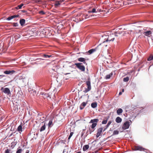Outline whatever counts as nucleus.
Returning a JSON list of instances; mask_svg holds the SVG:
<instances>
[{"label": "nucleus", "instance_id": "15", "mask_svg": "<svg viewBox=\"0 0 153 153\" xmlns=\"http://www.w3.org/2000/svg\"><path fill=\"white\" fill-rule=\"evenodd\" d=\"M87 103V102H83L81 104L80 106V108L81 110H82L84 108V107L86 106V105Z\"/></svg>", "mask_w": 153, "mask_h": 153}, {"label": "nucleus", "instance_id": "18", "mask_svg": "<svg viewBox=\"0 0 153 153\" xmlns=\"http://www.w3.org/2000/svg\"><path fill=\"white\" fill-rule=\"evenodd\" d=\"M15 71L13 70H6L4 72V73L6 74H13V73H14Z\"/></svg>", "mask_w": 153, "mask_h": 153}, {"label": "nucleus", "instance_id": "19", "mask_svg": "<svg viewBox=\"0 0 153 153\" xmlns=\"http://www.w3.org/2000/svg\"><path fill=\"white\" fill-rule=\"evenodd\" d=\"M116 122L117 123H121L122 121V119L119 117H117L115 120Z\"/></svg>", "mask_w": 153, "mask_h": 153}, {"label": "nucleus", "instance_id": "24", "mask_svg": "<svg viewBox=\"0 0 153 153\" xmlns=\"http://www.w3.org/2000/svg\"><path fill=\"white\" fill-rule=\"evenodd\" d=\"M17 131L19 132H20L22 131V127L21 125H19L17 128Z\"/></svg>", "mask_w": 153, "mask_h": 153}, {"label": "nucleus", "instance_id": "27", "mask_svg": "<svg viewBox=\"0 0 153 153\" xmlns=\"http://www.w3.org/2000/svg\"><path fill=\"white\" fill-rule=\"evenodd\" d=\"M113 74V73L111 72L109 74L105 76V79H109L110 77L112 76Z\"/></svg>", "mask_w": 153, "mask_h": 153}, {"label": "nucleus", "instance_id": "20", "mask_svg": "<svg viewBox=\"0 0 153 153\" xmlns=\"http://www.w3.org/2000/svg\"><path fill=\"white\" fill-rule=\"evenodd\" d=\"M48 125L49 128L51 127L52 126H53V123L52 120H49Z\"/></svg>", "mask_w": 153, "mask_h": 153}, {"label": "nucleus", "instance_id": "25", "mask_svg": "<svg viewBox=\"0 0 153 153\" xmlns=\"http://www.w3.org/2000/svg\"><path fill=\"white\" fill-rule=\"evenodd\" d=\"M65 0H62V1H56L55 4V6L57 7V6H58L60 4V2L65 1Z\"/></svg>", "mask_w": 153, "mask_h": 153}, {"label": "nucleus", "instance_id": "42", "mask_svg": "<svg viewBox=\"0 0 153 153\" xmlns=\"http://www.w3.org/2000/svg\"><path fill=\"white\" fill-rule=\"evenodd\" d=\"M123 4L125 5H126L127 4H128L127 1H124L123 2Z\"/></svg>", "mask_w": 153, "mask_h": 153}, {"label": "nucleus", "instance_id": "4", "mask_svg": "<svg viewBox=\"0 0 153 153\" xmlns=\"http://www.w3.org/2000/svg\"><path fill=\"white\" fill-rule=\"evenodd\" d=\"M82 63H76L75 65L76 67L82 71H85V68L84 66L83 65Z\"/></svg>", "mask_w": 153, "mask_h": 153}, {"label": "nucleus", "instance_id": "10", "mask_svg": "<svg viewBox=\"0 0 153 153\" xmlns=\"http://www.w3.org/2000/svg\"><path fill=\"white\" fill-rule=\"evenodd\" d=\"M135 150H138L140 151H144L146 149L143 148L141 146H135L134 147Z\"/></svg>", "mask_w": 153, "mask_h": 153}, {"label": "nucleus", "instance_id": "36", "mask_svg": "<svg viewBox=\"0 0 153 153\" xmlns=\"http://www.w3.org/2000/svg\"><path fill=\"white\" fill-rule=\"evenodd\" d=\"M10 152V150L7 149L5 150L4 153H12L11 152Z\"/></svg>", "mask_w": 153, "mask_h": 153}, {"label": "nucleus", "instance_id": "12", "mask_svg": "<svg viewBox=\"0 0 153 153\" xmlns=\"http://www.w3.org/2000/svg\"><path fill=\"white\" fill-rule=\"evenodd\" d=\"M102 129H103L102 128H100L98 129L96 135L97 138L99 137L100 136L101 133L102 132Z\"/></svg>", "mask_w": 153, "mask_h": 153}, {"label": "nucleus", "instance_id": "11", "mask_svg": "<svg viewBox=\"0 0 153 153\" xmlns=\"http://www.w3.org/2000/svg\"><path fill=\"white\" fill-rule=\"evenodd\" d=\"M86 60H89V59L88 58L86 59H85L82 57L79 58L78 59V60L79 61L83 62L84 64H86V65H87V63L85 62Z\"/></svg>", "mask_w": 153, "mask_h": 153}, {"label": "nucleus", "instance_id": "52", "mask_svg": "<svg viewBox=\"0 0 153 153\" xmlns=\"http://www.w3.org/2000/svg\"><path fill=\"white\" fill-rule=\"evenodd\" d=\"M100 10H99L100 12Z\"/></svg>", "mask_w": 153, "mask_h": 153}, {"label": "nucleus", "instance_id": "22", "mask_svg": "<svg viewBox=\"0 0 153 153\" xmlns=\"http://www.w3.org/2000/svg\"><path fill=\"white\" fill-rule=\"evenodd\" d=\"M89 148V146L88 145H86L84 146L83 148V150L84 151H86Z\"/></svg>", "mask_w": 153, "mask_h": 153}, {"label": "nucleus", "instance_id": "30", "mask_svg": "<svg viewBox=\"0 0 153 153\" xmlns=\"http://www.w3.org/2000/svg\"><path fill=\"white\" fill-rule=\"evenodd\" d=\"M24 5V4H22L20 5H18L17 7H16V8L17 9H20L22 6Z\"/></svg>", "mask_w": 153, "mask_h": 153}, {"label": "nucleus", "instance_id": "35", "mask_svg": "<svg viewBox=\"0 0 153 153\" xmlns=\"http://www.w3.org/2000/svg\"><path fill=\"white\" fill-rule=\"evenodd\" d=\"M112 121L111 120L108 121V124H107V125H106V128H107L111 124V123H112Z\"/></svg>", "mask_w": 153, "mask_h": 153}, {"label": "nucleus", "instance_id": "23", "mask_svg": "<svg viewBox=\"0 0 153 153\" xmlns=\"http://www.w3.org/2000/svg\"><path fill=\"white\" fill-rule=\"evenodd\" d=\"M97 106V104L96 102H94L91 104V106L93 108H96Z\"/></svg>", "mask_w": 153, "mask_h": 153}, {"label": "nucleus", "instance_id": "8", "mask_svg": "<svg viewBox=\"0 0 153 153\" xmlns=\"http://www.w3.org/2000/svg\"><path fill=\"white\" fill-rule=\"evenodd\" d=\"M46 125L47 123H46L45 121H44L42 123V126L41 127L40 130V132H42L45 130L46 128Z\"/></svg>", "mask_w": 153, "mask_h": 153}, {"label": "nucleus", "instance_id": "6", "mask_svg": "<svg viewBox=\"0 0 153 153\" xmlns=\"http://www.w3.org/2000/svg\"><path fill=\"white\" fill-rule=\"evenodd\" d=\"M1 90L2 91V92L7 94L8 95L11 94L10 91L8 88H4L3 87H2L1 88Z\"/></svg>", "mask_w": 153, "mask_h": 153}, {"label": "nucleus", "instance_id": "17", "mask_svg": "<svg viewBox=\"0 0 153 153\" xmlns=\"http://www.w3.org/2000/svg\"><path fill=\"white\" fill-rule=\"evenodd\" d=\"M144 35L146 36H149V35H150L152 34V32L151 31H147L144 32L143 33Z\"/></svg>", "mask_w": 153, "mask_h": 153}, {"label": "nucleus", "instance_id": "34", "mask_svg": "<svg viewBox=\"0 0 153 153\" xmlns=\"http://www.w3.org/2000/svg\"><path fill=\"white\" fill-rule=\"evenodd\" d=\"M12 25L13 27H17L19 26V24L17 23H13Z\"/></svg>", "mask_w": 153, "mask_h": 153}, {"label": "nucleus", "instance_id": "48", "mask_svg": "<svg viewBox=\"0 0 153 153\" xmlns=\"http://www.w3.org/2000/svg\"><path fill=\"white\" fill-rule=\"evenodd\" d=\"M81 152L80 151V152H77L76 153H81Z\"/></svg>", "mask_w": 153, "mask_h": 153}, {"label": "nucleus", "instance_id": "21", "mask_svg": "<svg viewBox=\"0 0 153 153\" xmlns=\"http://www.w3.org/2000/svg\"><path fill=\"white\" fill-rule=\"evenodd\" d=\"M123 112V110L121 108H119L117 111V114L119 115L121 114Z\"/></svg>", "mask_w": 153, "mask_h": 153}, {"label": "nucleus", "instance_id": "16", "mask_svg": "<svg viewBox=\"0 0 153 153\" xmlns=\"http://www.w3.org/2000/svg\"><path fill=\"white\" fill-rule=\"evenodd\" d=\"M25 20L23 19H21L19 21V23L22 26L24 25L25 23Z\"/></svg>", "mask_w": 153, "mask_h": 153}, {"label": "nucleus", "instance_id": "32", "mask_svg": "<svg viewBox=\"0 0 153 153\" xmlns=\"http://www.w3.org/2000/svg\"><path fill=\"white\" fill-rule=\"evenodd\" d=\"M43 56L45 58H50L52 57V56L51 55H48L47 54H44Z\"/></svg>", "mask_w": 153, "mask_h": 153}, {"label": "nucleus", "instance_id": "2", "mask_svg": "<svg viewBox=\"0 0 153 153\" xmlns=\"http://www.w3.org/2000/svg\"><path fill=\"white\" fill-rule=\"evenodd\" d=\"M108 35H102L100 39V41L102 42V43L100 44L98 46L102 45L103 46H106L107 45L105 44L104 43L105 42H107V39H108Z\"/></svg>", "mask_w": 153, "mask_h": 153}, {"label": "nucleus", "instance_id": "43", "mask_svg": "<svg viewBox=\"0 0 153 153\" xmlns=\"http://www.w3.org/2000/svg\"><path fill=\"white\" fill-rule=\"evenodd\" d=\"M22 11L24 13H26L27 12V11L25 10H22Z\"/></svg>", "mask_w": 153, "mask_h": 153}, {"label": "nucleus", "instance_id": "5", "mask_svg": "<svg viewBox=\"0 0 153 153\" xmlns=\"http://www.w3.org/2000/svg\"><path fill=\"white\" fill-rule=\"evenodd\" d=\"M86 83L87 86V88H85V90L83 91V92L85 93L89 91L91 88V82L89 80L87 81Z\"/></svg>", "mask_w": 153, "mask_h": 153}, {"label": "nucleus", "instance_id": "38", "mask_svg": "<svg viewBox=\"0 0 153 153\" xmlns=\"http://www.w3.org/2000/svg\"><path fill=\"white\" fill-rule=\"evenodd\" d=\"M108 118L106 120H104L102 122V123L103 124H106L107 122Z\"/></svg>", "mask_w": 153, "mask_h": 153}, {"label": "nucleus", "instance_id": "50", "mask_svg": "<svg viewBox=\"0 0 153 153\" xmlns=\"http://www.w3.org/2000/svg\"><path fill=\"white\" fill-rule=\"evenodd\" d=\"M100 10H99L100 12Z\"/></svg>", "mask_w": 153, "mask_h": 153}, {"label": "nucleus", "instance_id": "46", "mask_svg": "<svg viewBox=\"0 0 153 153\" xmlns=\"http://www.w3.org/2000/svg\"><path fill=\"white\" fill-rule=\"evenodd\" d=\"M124 89H122V92H124Z\"/></svg>", "mask_w": 153, "mask_h": 153}, {"label": "nucleus", "instance_id": "39", "mask_svg": "<svg viewBox=\"0 0 153 153\" xmlns=\"http://www.w3.org/2000/svg\"><path fill=\"white\" fill-rule=\"evenodd\" d=\"M73 134V132H71L70 133V135L68 137V139H70L71 138V136H72Z\"/></svg>", "mask_w": 153, "mask_h": 153}, {"label": "nucleus", "instance_id": "51", "mask_svg": "<svg viewBox=\"0 0 153 153\" xmlns=\"http://www.w3.org/2000/svg\"><path fill=\"white\" fill-rule=\"evenodd\" d=\"M100 10H99L100 12Z\"/></svg>", "mask_w": 153, "mask_h": 153}, {"label": "nucleus", "instance_id": "41", "mask_svg": "<svg viewBox=\"0 0 153 153\" xmlns=\"http://www.w3.org/2000/svg\"><path fill=\"white\" fill-rule=\"evenodd\" d=\"M82 18L83 19H86V17L85 16V14H83L82 16Z\"/></svg>", "mask_w": 153, "mask_h": 153}, {"label": "nucleus", "instance_id": "31", "mask_svg": "<svg viewBox=\"0 0 153 153\" xmlns=\"http://www.w3.org/2000/svg\"><path fill=\"white\" fill-rule=\"evenodd\" d=\"M153 59V56L150 55L147 59V60L149 61H151Z\"/></svg>", "mask_w": 153, "mask_h": 153}, {"label": "nucleus", "instance_id": "37", "mask_svg": "<svg viewBox=\"0 0 153 153\" xmlns=\"http://www.w3.org/2000/svg\"><path fill=\"white\" fill-rule=\"evenodd\" d=\"M39 14L42 15H44L45 14V13L42 10L39 11Z\"/></svg>", "mask_w": 153, "mask_h": 153}, {"label": "nucleus", "instance_id": "14", "mask_svg": "<svg viewBox=\"0 0 153 153\" xmlns=\"http://www.w3.org/2000/svg\"><path fill=\"white\" fill-rule=\"evenodd\" d=\"M97 49V48L94 49H92L89 50L87 53H88L89 54H90L96 51Z\"/></svg>", "mask_w": 153, "mask_h": 153}, {"label": "nucleus", "instance_id": "49", "mask_svg": "<svg viewBox=\"0 0 153 153\" xmlns=\"http://www.w3.org/2000/svg\"><path fill=\"white\" fill-rule=\"evenodd\" d=\"M40 1H39V0H38V1H36V2H40Z\"/></svg>", "mask_w": 153, "mask_h": 153}, {"label": "nucleus", "instance_id": "33", "mask_svg": "<svg viewBox=\"0 0 153 153\" xmlns=\"http://www.w3.org/2000/svg\"><path fill=\"white\" fill-rule=\"evenodd\" d=\"M22 150V149H18L16 153H21Z\"/></svg>", "mask_w": 153, "mask_h": 153}, {"label": "nucleus", "instance_id": "29", "mask_svg": "<svg viewBox=\"0 0 153 153\" xmlns=\"http://www.w3.org/2000/svg\"><path fill=\"white\" fill-rule=\"evenodd\" d=\"M129 80V78L128 77L126 76L123 79V81L125 82H128Z\"/></svg>", "mask_w": 153, "mask_h": 153}, {"label": "nucleus", "instance_id": "44", "mask_svg": "<svg viewBox=\"0 0 153 153\" xmlns=\"http://www.w3.org/2000/svg\"><path fill=\"white\" fill-rule=\"evenodd\" d=\"M29 151L28 150H27L26 152L25 153H29Z\"/></svg>", "mask_w": 153, "mask_h": 153}, {"label": "nucleus", "instance_id": "40", "mask_svg": "<svg viewBox=\"0 0 153 153\" xmlns=\"http://www.w3.org/2000/svg\"><path fill=\"white\" fill-rule=\"evenodd\" d=\"M85 15L86 19L90 17V16H91L90 15H88V14H85Z\"/></svg>", "mask_w": 153, "mask_h": 153}, {"label": "nucleus", "instance_id": "9", "mask_svg": "<svg viewBox=\"0 0 153 153\" xmlns=\"http://www.w3.org/2000/svg\"><path fill=\"white\" fill-rule=\"evenodd\" d=\"M130 125L128 121H126L124 123L122 126V128L124 130H126L128 129Z\"/></svg>", "mask_w": 153, "mask_h": 153}, {"label": "nucleus", "instance_id": "28", "mask_svg": "<svg viewBox=\"0 0 153 153\" xmlns=\"http://www.w3.org/2000/svg\"><path fill=\"white\" fill-rule=\"evenodd\" d=\"M119 131H118L117 130H114L113 132V134H112V135H111V136L115 135L118 134H119Z\"/></svg>", "mask_w": 153, "mask_h": 153}, {"label": "nucleus", "instance_id": "1", "mask_svg": "<svg viewBox=\"0 0 153 153\" xmlns=\"http://www.w3.org/2000/svg\"><path fill=\"white\" fill-rule=\"evenodd\" d=\"M99 120L97 119L91 120L89 123H92L91 127V128H89V129L87 130L86 134L87 135L89 134H91V133L94 131V128L97 126V123L98 122Z\"/></svg>", "mask_w": 153, "mask_h": 153}, {"label": "nucleus", "instance_id": "3", "mask_svg": "<svg viewBox=\"0 0 153 153\" xmlns=\"http://www.w3.org/2000/svg\"><path fill=\"white\" fill-rule=\"evenodd\" d=\"M117 33L119 34H120L121 33V32H118ZM117 33H116L115 34H110L109 35H108V39H107V42H110L111 41H113L114 39V36H118L116 34Z\"/></svg>", "mask_w": 153, "mask_h": 153}, {"label": "nucleus", "instance_id": "45", "mask_svg": "<svg viewBox=\"0 0 153 153\" xmlns=\"http://www.w3.org/2000/svg\"><path fill=\"white\" fill-rule=\"evenodd\" d=\"M122 94V92H120L119 93V95H121Z\"/></svg>", "mask_w": 153, "mask_h": 153}, {"label": "nucleus", "instance_id": "26", "mask_svg": "<svg viewBox=\"0 0 153 153\" xmlns=\"http://www.w3.org/2000/svg\"><path fill=\"white\" fill-rule=\"evenodd\" d=\"M98 10H97V11L96 10V9L95 8H93L92 9V10L91 11H88V13H97L98 12Z\"/></svg>", "mask_w": 153, "mask_h": 153}, {"label": "nucleus", "instance_id": "13", "mask_svg": "<svg viewBox=\"0 0 153 153\" xmlns=\"http://www.w3.org/2000/svg\"><path fill=\"white\" fill-rule=\"evenodd\" d=\"M19 16V15H13L10 16H9V17H8L7 19V20H10L11 19H14L15 18L18 17Z\"/></svg>", "mask_w": 153, "mask_h": 153}, {"label": "nucleus", "instance_id": "47", "mask_svg": "<svg viewBox=\"0 0 153 153\" xmlns=\"http://www.w3.org/2000/svg\"><path fill=\"white\" fill-rule=\"evenodd\" d=\"M33 93H34V94H36V91H33Z\"/></svg>", "mask_w": 153, "mask_h": 153}, {"label": "nucleus", "instance_id": "7", "mask_svg": "<svg viewBox=\"0 0 153 153\" xmlns=\"http://www.w3.org/2000/svg\"><path fill=\"white\" fill-rule=\"evenodd\" d=\"M52 93L50 92L48 93H41V94L42 95V97L44 98H48V97L51 98Z\"/></svg>", "mask_w": 153, "mask_h": 153}]
</instances>
